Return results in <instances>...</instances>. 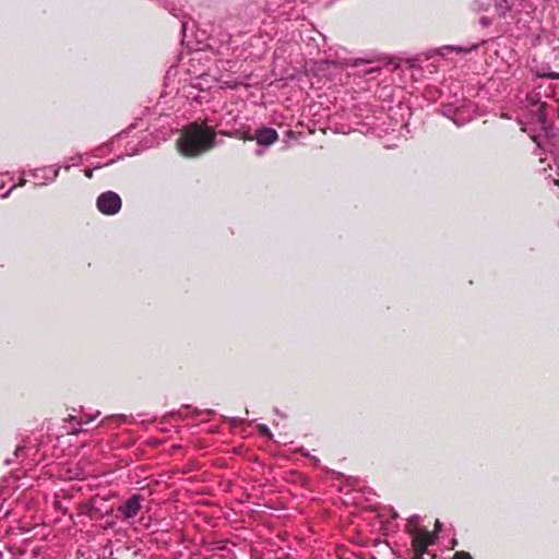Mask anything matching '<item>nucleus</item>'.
Wrapping results in <instances>:
<instances>
[{
	"mask_svg": "<svg viewBox=\"0 0 559 559\" xmlns=\"http://www.w3.org/2000/svg\"><path fill=\"white\" fill-rule=\"evenodd\" d=\"M22 451H23V447H17L15 449L14 455L17 457L20 455V452H22Z\"/></svg>",
	"mask_w": 559,
	"mask_h": 559,
	"instance_id": "6ab92c4d",
	"label": "nucleus"
},
{
	"mask_svg": "<svg viewBox=\"0 0 559 559\" xmlns=\"http://www.w3.org/2000/svg\"><path fill=\"white\" fill-rule=\"evenodd\" d=\"M25 183H26V180H25V179H23V178H22V179H20L19 183H17V185H14V186H13V187H12V188L7 192V193H4V194L2 195V198H7L13 189H15L16 187H23Z\"/></svg>",
	"mask_w": 559,
	"mask_h": 559,
	"instance_id": "dca6fc26",
	"label": "nucleus"
},
{
	"mask_svg": "<svg viewBox=\"0 0 559 559\" xmlns=\"http://www.w3.org/2000/svg\"><path fill=\"white\" fill-rule=\"evenodd\" d=\"M98 415H99V413H96V415H94V416H88V418H87L86 423L92 421V420H93L95 417H97Z\"/></svg>",
	"mask_w": 559,
	"mask_h": 559,
	"instance_id": "4be33fe9",
	"label": "nucleus"
},
{
	"mask_svg": "<svg viewBox=\"0 0 559 559\" xmlns=\"http://www.w3.org/2000/svg\"><path fill=\"white\" fill-rule=\"evenodd\" d=\"M441 530V523L436 521V531L429 532L426 527L419 525V516L413 515L407 520L406 532L412 539L413 559H444L436 552L438 532Z\"/></svg>",
	"mask_w": 559,
	"mask_h": 559,
	"instance_id": "f03ea898",
	"label": "nucleus"
},
{
	"mask_svg": "<svg viewBox=\"0 0 559 559\" xmlns=\"http://www.w3.org/2000/svg\"><path fill=\"white\" fill-rule=\"evenodd\" d=\"M95 507L91 502H83L79 506L80 514H86L91 519L94 518Z\"/></svg>",
	"mask_w": 559,
	"mask_h": 559,
	"instance_id": "f8f14e48",
	"label": "nucleus"
},
{
	"mask_svg": "<svg viewBox=\"0 0 559 559\" xmlns=\"http://www.w3.org/2000/svg\"><path fill=\"white\" fill-rule=\"evenodd\" d=\"M80 431H81V426L79 428H72V430L70 432L73 435H78Z\"/></svg>",
	"mask_w": 559,
	"mask_h": 559,
	"instance_id": "412c9836",
	"label": "nucleus"
},
{
	"mask_svg": "<svg viewBox=\"0 0 559 559\" xmlns=\"http://www.w3.org/2000/svg\"><path fill=\"white\" fill-rule=\"evenodd\" d=\"M81 160H82V156L81 155L73 156V157L70 158V163L64 165V167L67 169H69L71 166L79 165L81 163Z\"/></svg>",
	"mask_w": 559,
	"mask_h": 559,
	"instance_id": "4468645a",
	"label": "nucleus"
},
{
	"mask_svg": "<svg viewBox=\"0 0 559 559\" xmlns=\"http://www.w3.org/2000/svg\"><path fill=\"white\" fill-rule=\"evenodd\" d=\"M513 0H495V9L499 16H504L511 9Z\"/></svg>",
	"mask_w": 559,
	"mask_h": 559,
	"instance_id": "9d476101",
	"label": "nucleus"
},
{
	"mask_svg": "<svg viewBox=\"0 0 559 559\" xmlns=\"http://www.w3.org/2000/svg\"><path fill=\"white\" fill-rule=\"evenodd\" d=\"M215 136L213 128L191 122L178 139L177 146L183 156L195 157L215 145Z\"/></svg>",
	"mask_w": 559,
	"mask_h": 559,
	"instance_id": "7ed1b4c3",
	"label": "nucleus"
},
{
	"mask_svg": "<svg viewBox=\"0 0 559 559\" xmlns=\"http://www.w3.org/2000/svg\"><path fill=\"white\" fill-rule=\"evenodd\" d=\"M520 122L522 130L528 133L537 147L551 155L554 165L548 164L551 171L548 178H551L554 183L559 187V142L554 135L552 126L546 119L545 105L540 102L535 103L526 121L521 120Z\"/></svg>",
	"mask_w": 559,
	"mask_h": 559,
	"instance_id": "f257e3e1",
	"label": "nucleus"
},
{
	"mask_svg": "<svg viewBox=\"0 0 559 559\" xmlns=\"http://www.w3.org/2000/svg\"><path fill=\"white\" fill-rule=\"evenodd\" d=\"M4 463H5L7 465L11 464V460H10V459H7V460L4 461Z\"/></svg>",
	"mask_w": 559,
	"mask_h": 559,
	"instance_id": "5701e85b",
	"label": "nucleus"
},
{
	"mask_svg": "<svg viewBox=\"0 0 559 559\" xmlns=\"http://www.w3.org/2000/svg\"><path fill=\"white\" fill-rule=\"evenodd\" d=\"M143 497L139 493L132 495L127 501L118 507V512L121 513L124 520L133 519L141 510Z\"/></svg>",
	"mask_w": 559,
	"mask_h": 559,
	"instance_id": "0eeeda50",
	"label": "nucleus"
},
{
	"mask_svg": "<svg viewBox=\"0 0 559 559\" xmlns=\"http://www.w3.org/2000/svg\"><path fill=\"white\" fill-rule=\"evenodd\" d=\"M546 160H547V157H545V158L540 157L542 163H545Z\"/></svg>",
	"mask_w": 559,
	"mask_h": 559,
	"instance_id": "393cba45",
	"label": "nucleus"
},
{
	"mask_svg": "<svg viewBox=\"0 0 559 559\" xmlns=\"http://www.w3.org/2000/svg\"><path fill=\"white\" fill-rule=\"evenodd\" d=\"M205 62H209V55L205 51L197 50L192 52L187 68L188 73L197 80L203 79L209 69Z\"/></svg>",
	"mask_w": 559,
	"mask_h": 559,
	"instance_id": "423d86ee",
	"label": "nucleus"
},
{
	"mask_svg": "<svg viewBox=\"0 0 559 559\" xmlns=\"http://www.w3.org/2000/svg\"><path fill=\"white\" fill-rule=\"evenodd\" d=\"M246 139H255L260 146H270L278 140V133L273 128L263 127L257 131L254 136H247Z\"/></svg>",
	"mask_w": 559,
	"mask_h": 559,
	"instance_id": "6e6552de",
	"label": "nucleus"
},
{
	"mask_svg": "<svg viewBox=\"0 0 559 559\" xmlns=\"http://www.w3.org/2000/svg\"><path fill=\"white\" fill-rule=\"evenodd\" d=\"M121 198L114 191L103 192L96 200V207L104 215L117 214L121 209Z\"/></svg>",
	"mask_w": 559,
	"mask_h": 559,
	"instance_id": "20e7f679",
	"label": "nucleus"
},
{
	"mask_svg": "<svg viewBox=\"0 0 559 559\" xmlns=\"http://www.w3.org/2000/svg\"><path fill=\"white\" fill-rule=\"evenodd\" d=\"M547 76L550 78V79H559V74L558 73H554V72L549 73Z\"/></svg>",
	"mask_w": 559,
	"mask_h": 559,
	"instance_id": "aec40b11",
	"label": "nucleus"
},
{
	"mask_svg": "<svg viewBox=\"0 0 559 559\" xmlns=\"http://www.w3.org/2000/svg\"><path fill=\"white\" fill-rule=\"evenodd\" d=\"M93 171H94V169H85V170H84V174H85V176H86L87 178H92V177H93Z\"/></svg>",
	"mask_w": 559,
	"mask_h": 559,
	"instance_id": "a211bd4d",
	"label": "nucleus"
},
{
	"mask_svg": "<svg viewBox=\"0 0 559 559\" xmlns=\"http://www.w3.org/2000/svg\"><path fill=\"white\" fill-rule=\"evenodd\" d=\"M59 167H41L29 170L28 174L38 180L37 185H46L52 182L59 175Z\"/></svg>",
	"mask_w": 559,
	"mask_h": 559,
	"instance_id": "1a4fd4ad",
	"label": "nucleus"
},
{
	"mask_svg": "<svg viewBox=\"0 0 559 559\" xmlns=\"http://www.w3.org/2000/svg\"><path fill=\"white\" fill-rule=\"evenodd\" d=\"M480 23L484 25V26H488L490 24V20L486 16H483L480 19Z\"/></svg>",
	"mask_w": 559,
	"mask_h": 559,
	"instance_id": "f3484780",
	"label": "nucleus"
},
{
	"mask_svg": "<svg viewBox=\"0 0 559 559\" xmlns=\"http://www.w3.org/2000/svg\"><path fill=\"white\" fill-rule=\"evenodd\" d=\"M258 430H259V432L262 436L267 437V438H272V432H271L270 428L266 425H259L258 426Z\"/></svg>",
	"mask_w": 559,
	"mask_h": 559,
	"instance_id": "ddd939ff",
	"label": "nucleus"
},
{
	"mask_svg": "<svg viewBox=\"0 0 559 559\" xmlns=\"http://www.w3.org/2000/svg\"><path fill=\"white\" fill-rule=\"evenodd\" d=\"M453 559H473L468 552L459 551L454 555Z\"/></svg>",
	"mask_w": 559,
	"mask_h": 559,
	"instance_id": "2eb2a0df",
	"label": "nucleus"
},
{
	"mask_svg": "<svg viewBox=\"0 0 559 559\" xmlns=\"http://www.w3.org/2000/svg\"><path fill=\"white\" fill-rule=\"evenodd\" d=\"M478 47V45H472L469 47H462V46H445L443 48L440 49V53L441 55H444L443 51L444 50H449V51H456V52H471L473 50H475L476 48Z\"/></svg>",
	"mask_w": 559,
	"mask_h": 559,
	"instance_id": "9b49d317",
	"label": "nucleus"
},
{
	"mask_svg": "<svg viewBox=\"0 0 559 559\" xmlns=\"http://www.w3.org/2000/svg\"><path fill=\"white\" fill-rule=\"evenodd\" d=\"M474 106L467 103L460 107L445 106L443 115L450 118L457 127H462L474 118Z\"/></svg>",
	"mask_w": 559,
	"mask_h": 559,
	"instance_id": "39448f33",
	"label": "nucleus"
},
{
	"mask_svg": "<svg viewBox=\"0 0 559 559\" xmlns=\"http://www.w3.org/2000/svg\"><path fill=\"white\" fill-rule=\"evenodd\" d=\"M56 508L60 509L61 508V504L59 501L56 502Z\"/></svg>",
	"mask_w": 559,
	"mask_h": 559,
	"instance_id": "b1692460",
	"label": "nucleus"
}]
</instances>
